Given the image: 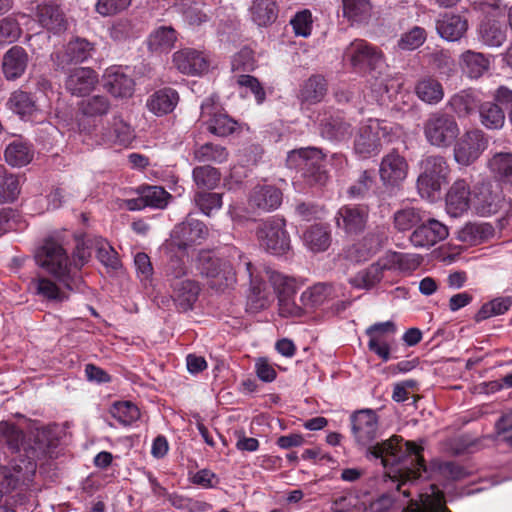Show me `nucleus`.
I'll use <instances>...</instances> for the list:
<instances>
[{
	"label": "nucleus",
	"instance_id": "63",
	"mask_svg": "<svg viewBox=\"0 0 512 512\" xmlns=\"http://www.w3.org/2000/svg\"><path fill=\"white\" fill-rule=\"evenodd\" d=\"M175 251L171 252L169 250L171 255L165 267V275L170 284L175 281H182L181 278L187 274V267L183 259L185 251L180 252V255L174 254Z\"/></svg>",
	"mask_w": 512,
	"mask_h": 512
},
{
	"label": "nucleus",
	"instance_id": "59",
	"mask_svg": "<svg viewBox=\"0 0 512 512\" xmlns=\"http://www.w3.org/2000/svg\"><path fill=\"white\" fill-rule=\"evenodd\" d=\"M110 412L120 424L125 426L132 424L140 417L138 407L129 401L114 403Z\"/></svg>",
	"mask_w": 512,
	"mask_h": 512
},
{
	"label": "nucleus",
	"instance_id": "18",
	"mask_svg": "<svg viewBox=\"0 0 512 512\" xmlns=\"http://www.w3.org/2000/svg\"><path fill=\"white\" fill-rule=\"evenodd\" d=\"M503 196L501 191L492 185L483 183L476 187L472 206L475 212L480 216H491L496 214L503 206Z\"/></svg>",
	"mask_w": 512,
	"mask_h": 512
},
{
	"label": "nucleus",
	"instance_id": "56",
	"mask_svg": "<svg viewBox=\"0 0 512 512\" xmlns=\"http://www.w3.org/2000/svg\"><path fill=\"white\" fill-rule=\"evenodd\" d=\"M323 136L332 140H345L352 134L351 125L341 117L331 118L322 124Z\"/></svg>",
	"mask_w": 512,
	"mask_h": 512
},
{
	"label": "nucleus",
	"instance_id": "11",
	"mask_svg": "<svg viewBox=\"0 0 512 512\" xmlns=\"http://www.w3.org/2000/svg\"><path fill=\"white\" fill-rule=\"evenodd\" d=\"M269 281L278 297L279 313L284 317L301 315V308L295 303L296 282L293 278L277 271L268 270Z\"/></svg>",
	"mask_w": 512,
	"mask_h": 512
},
{
	"label": "nucleus",
	"instance_id": "15",
	"mask_svg": "<svg viewBox=\"0 0 512 512\" xmlns=\"http://www.w3.org/2000/svg\"><path fill=\"white\" fill-rule=\"evenodd\" d=\"M35 16L41 27L54 34L67 29V20L57 0H39Z\"/></svg>",
	"mask_w": 512,
	"mask_h": 512
},
{
	"label": "nucleus",
	"instance_id": "13",
	"mask_svg": "<svg viewBox=\"0 0 512 512\" xmlns=\"http://www.w3.org/2000/svg\"><path fill=\"white\" fill-rule=\"evenodd\" d=\"M207 234L208 229L204 223L198 220L187 219L174 227L170 240L167 243V248L171 252L178 250L183 253L188 247L205 239Z\"/></svg>",
	"mask_w": 512,
	"mask_h": 512
},
{
	"label": "nucleus",
	"instance_id": "2",
	"mask_svg": "<svg viewBox=\"0 0 512 512\" xmlns=\"http://www.w3.org/2000/svg\"><path fill=\"white\" fill-rule=\"evenodd\" d=\"M230 257L233 261L236 259V267L231 262L215 257L208 251H202L198 257L197 269L200 274L214 280V284L219 287H228L236 282L237 268H244L250 279V293L248 295V305L252 310L259 311L267 308L274 297L264 282L254 276L252 263L237 249H233Z\"/></svg>",
	"mask_w": 512,
	"mask_h": 512
},
{
	"label": "nucleus",
	"instance_id": "8",
	"mask_svg": "<svg viewBox=\"0 0 512 512\" xmlns=\"http://www.w3.org/2000/svg\"><path fill=\"white\" fill-rule=\"evenodd\" d=\"M449 166L444 157L431 155L422 161V173L417 180V188L422 198L432 199L447 181Z\"/></svg>",
	"mask_w": 512,
	"mask_h": 512
},
{
	"label": "nucleus",
	"instance_id": "9",
	"mask_svg": "<svg viewBox=\"0 0 512 512\" xmlns=\"http://www.w3.org/2000/svg\"><path fill=\"white\" fill-rule=\"evenodd\" d=\"M260 246L274 255H283L290 250V236L283 218L270 217L261 222L256 230Z\"/></svg>",
	"mask_w": 512,
	"mask_h": 512
},
{
	"label": "nucleus",
	"instance_id": "46",
	"mask_svg": "<svg viewBox=\"0 0 512 512\" xmlns=\"http://www.w3.org/2000/svg\"><path fill=\"white\" fill-rule=\"evenodd\" d=\"M89 243L91 248L96 249V257L104 266L113 270L121 266L117 252L105 239L94 237L89 240Z\"/></svg>",
	"mask_w": 512,
	"mask_h": 512
},
{
	"label": "nucleus",
	"instance_id": "32",
	"mask_svg": "<svg viewBox=\"0 0 512 512\" xmlns=\"http://www.w3.org/2000/svg\"><path fill=\"white\" fill-rule=\"evenodd\" d=\"M178 101L179 95L176 90L163 88L149 96L146 106L154 115L163 116L171 113L177 106Z\"/></svg>",
	"mask_w": 512,
	"mask_h": 512
},
{
	"label": "nucleus",
	"instance_id": "3",
	"mask_svg": "<svg viewBox=\"0 0 512 512\" xmlns=\"http://www.w3.org/2000/svg\"><path fill=\"white\" fill-rule=\"evenodd\" d=\"M37 264L63 283L71 291L81 290V280L72 275L71 262L64 247L54 239H47L35 254Z\"/></svg>",
	"mask_w": 512,
	"mask_h": 512
},
{
	"label": "nucleus",
	"instance_id": "6",
	"mask_svg": "<svg viewBox=\"0 0 512 512\" xmlns=\"http://www.w3.org/2000/svg\"><path fill=\"white\" fill-rule=\"evenodd\" d=\"M324 156L314 147L292 150L287 155V165L300 170L310 184L323 185L327 181V174L322 170Z\"/></svg>",
	"mask_w": 512,
	"mask_h": 512
},
{
	"label": "nucleus",
	"instance_id": "23",
	"mask_svg": "<svg viewBox=\"0 0 512 512\" xmlns=\"http://www.w3.org/2000/svg\"><path fill=\"white\" fill-rule=\"evenodd\" d=\"M470 187L465 180H456L449 188L445 205L446 211L451 217H460L468 211L472 203Z\"/></svg>",
	"mask_w": 512,
	"mask_h": 512
},
{
	"label": "nucleus",
	"instance_id": "20",
	"mask_svg": "<svg viewBox=\"0 0 512 512\" xmlns=\"http://www.w3.org/2000/svg\"><path fill=\"white\" fill-rule=\"evenodd\" d=\"M368 216L367 206L345 205L336 214V225L347 234H357L365 228Z\"/></svg>",
	"mask_w": 512,
	"mask_h": 512
},
{
	"label": "nucleus",
	"instance_id": "25",
	"mask_svg": "<svg viewBox=\"0 0 512 512\" xmlns=\"http://www.w3.org/2000/svg\"><path fill=\"white\" fill-rule=\"evenodd\" d=\"M384 240L385 235L383 232H369L347 249L346 256L351 261H365L382 247Z\"/></svg>",
	"mask_w": 512,
	"mask_h": 512
},
{
	"label": "nucleus",
	"instance_id": "53",
	"mask_svg": "<svg viewBox=\"0 0 512 512\" xmlns=\"http://www.w3.org/2000/svg\"><path fill=\"white\" fill-rule=\"evenodd\" d=\"M343 15L352 22H362L371 15L369 0H342Z\"/></svg>",
	"mask_w": 512,
	"mask_h": 512
},
{
	"label": "nucleus",
	"instance_id": "50",
	"mask_svg": "<svg viewBox=\"0 0 512 512\" xmlns=\"http://www.w3.org/2000/svg\"><path fill=\"white\" fill-rule=\"evenodd\" d=\"M110 101L102 95L89 97L79 104L80 113L87 118H98L106 115L110 110Z\"/></svg>",
	"mask_w": 512,
	"mask_h": 512
},
{
	"label": "nucleus",
	"instance_id": "52",
	"mask_svg": "<svg viewBox=\"0 0 512 512\" xmlns=\"http://www.w3.org/2000/svg\"><path fill=\"white\" fill-rule=\"evenodd\" d=\"M193 180L199 189L212 190L216 188L221 179V173L218 169L205 165L193 169Z\"/></svg>",
	"mask_w": 512,
	"mask_h": 512
},
{
	"label": "nucleus",
	"instance_id": "40",
	"mask_svg": "<svg viewBox=\"0 0 512 512\" xmlns=\"http://www.w3.org/2000/svg\"><path fill=\"white\" fill-rule=\"evenodd\" d=\"M414 90L420 100L431 105L438 104L444 97L442 84L430 76L421 78L416 83Z\"/></svg>",
	"mask_w": 512,
	"mask_h": 512
},
{
	"label": "nucleus",
	"instance_id": "30",
	"mask_svg": "<svg viewBox=\"0 0 512 512\" xmlns=\"http://www.w3.org/2000/svg\"><path fill=\"white\" fill-rule=\"evenodd\" d=\"M249 203L263 211L277 209L282 203L281 191L272 185H257L253 188Z\"/></svg>",
	"mask_w": 512,
	"mask_h": 512
},
{
	"label": "nucleus",
	"instance_id": "33",
	"mask_svg": "<svg viewBox=\"0 0 512 512\" xmlns=\"http://www.w3.org/2000/svg\"><path fill=\"white\" fill-rule=\"evenodd\" d=\"M279 6L275 0H253L249 7L252 22L258 27H268L278 18Z\"/></svg>",
	"mask_w": 512,
	"mask_h": 512
},
{
	"label": "nucleus",
	"instance_id": "5",
	"mask_svg": "<svg viewBox=\"0 0 512 512\" xmlns=\"http://www.w3.org/2000/svg\"><path fill=\"white\" fill-rule=\"evenodd\" d=\"M79 129L84 134L85 141H91L92 144L97 146L126 145L133 139V131L130 125L116 116L94 128L80 122Z\"/></svg>",
	"mask_w": 512,
	"mask_h": 512
},
{
	"label": "nucleus",
	"instance_id": "29",
	"mask_svg": "<svg viewBox=\"0 0 512 512\" xmlns=\"http://www.w3.org/2000/svg\"><path fill=\"white\" fill-rule=\"evenodd\" d=\"M459 67L463 74L471 79H478L490 68L489 58L474 50H466L459 56Z\"/></svg>",
	"mask_w": 512,
	"mask_h": 512
},
{
	"label": "nucleus",
	"instance_id": "27",
	"mask_svg": "<svg viewBox=\"0 0 512 512\" xmlns=\"http://www.w3.org/2000/svg\"><path fill=\"white\" fill-rule=\"evenodd\" d=\"M436 30L442 39L456 42L466 34L468 21L459 14L445 13L436 21Z\"/></svg>",
	"mask_w": 512,
	"mask_h": 512
},
{
	"label": "nucleus",
	"instance_id": "64",
	"mask_svg": "<svg viewBox=\"0 0 512 512\" xmlns=\"http://www.w3.org/2000/svg\"><path fill=\"white\" fill-rule=\"evenodd\" d=\"M194 201L203 214L210 216L214 210L221 208L222 195L219 193L197 192Z\"/></svg>",
	"mask_w": 512,
	"mask_h": 512
},
{
	"label": "nucleus",
	"instance_id": "26",
	"mask_svg": "<svg viewBox=\"0 0 512 512\" xmlns=\"http://www.w3.org/2000/svg\"><path fill=\"white\" fill-rule=\"evenodd\" d=\"M213 104L210 99H207L201 105V117L204 119L209 116L207 120V129L210 133L225 137L234 133L238 127V123L224 113H213Z\"/></svg>",
	"mask_w": 512,
	"mask_h": 512
},
{
	"label": "nucleus",
	"instance_id": "61",
	"mask_svg": "<svg viewBox=\"0 0 512 512\" xmlns=\"http://www.w3.org/2000/svg\"><path fill=\"white\" fill-rule=\"evenodd\" d=\"M141 192L147 207L163 209L171 198V195L160 186L143 187Z\"/></svg>",
	"mask_w": 512,
	"mask_h": 512
},
{
	"label": "nucleus",
	"instance_id": "16",
	"mask_svg": "<svg viewBox=\"0 0 512 512\" xmlns=\"http://www.w3.org/2000/svg\"><path fill=\"white\" fill-rule=\"evenodd\" d=\"M396 333V325L392 321L379 322L369 326L366 334L369 337L368 348L383 361L390 359L389 337Z\"/></svg>",
	"mask_w": 512,
	"mask_h": 512
},
{
	"label": "nucleus",
	"instance_id": "38",
	"mask_svg": "<svg viewBox=\"0 0 512 512\" xmlns=\"http://www.w3.org/2000/svg\"><path fill=\"white\" fill-rule=\"evenodd\" d=\"M177 41V32L171 26H160L154 29L148 39V48L152 52L167 53Z\"/></svg>",
	"mask_w": 512,
	"mask_h": 512
},
{
	"label": "nucleus",
	"instance_id": "60",
	"mask_svg": "<svg viewBox=\"0 0 512 512\" xmlns=\"http://www.w3.org/2000/svg\"><path fill=\"white\" fill-rule=\"evenodd\" d=\"M20 194V179L17 175H0V203L13 202Z\"/></svg>",
	"mask_w": 512,
	"mask_h": 512
},
{
	"label": "nucleus",
	"instance_id": "57",
	"mask_svg": "<svg viewBox=\"0 0 512 512\" xmlns=\"http://www.w3.org/2000/svg\"><path fill=\"white\" fill-rule=\"evenodd\" d=\"M313 23V15L309 9L297 11L289 21L294 35L302 38H308L311 36Z\"/></svg>",
	"mask_w": 512,
	"mask_h": 512
},
{
	"label": "nucleus",
	"instance_id": "7",
	"mask_svg": "<svg viewBox=\"0 0 512 512\" xmlns=\"http://www.w3.org/2000/svg\"><path fill=\"white\" fill-rule=\"evenodd\" d=\"M426 140L435 147L447 148L460 134L459 125L453 115L435 112L424 123Z\"/></svg>",
	"mask_w": 512,
	"mask_h": 512
},
{
	"label": "nucleus",
	"instance_id": "21",
	"mask_svg": "<svg viewBox=\"0 0 512 512\" xmlns=\"http://www.w3.org/2000/svg\"><path fill=\"white\" fill-rule=\"evenodd\" d=\"M98 83V74L89 67L71 69L65 80V88L74 96H85L91 93Z\"/></svg>",
	"mask_w": 512,
	"mask_h": 512
},
{
	"label": "nucleus",
	"instance_id": "34",
	"mask_svg": "<svg viewBox=\"0 0 512 512\" xmlns=\"http://www.w3.org/2000/svg\"><path fill=\"white\" fill-rule=\"evenodd\" d=\"M494 235V229L489 223L469 222L458 232L457 239L469 246L484 243Z\"/></svg>",
	"mask_w": 512,
	"mask_h": 512
},
{
	"label": "nucleus",
	"instance_id": "10",
	"mask_svg": "<svg viewBox=\"0 0 512 512\" xmlns=\"http://www.w3.org/2000/svg\"><path fill=\"white\" fill-rule=\"evenodd\" d=\"M488 147V138L480 129H470L463 133L454 145V159L463 166L475 162Z\"/></svg>",
	"mask_w": 512,
	"mask_h": 512
},
{
	"label": "nucleus",
	"instance_id": "55",
	"mask_svg": "<svg viewBox=\"0 0 512 512\" xmlns=\"http://www.w3.org/2000/svg\"><path fill=\"white\" fill-rule=\"evenodd\" d=\"M512 306V297H497L485 303L475 316L477 322L488 319L493 316L502 315Z\"/></svg>",
	"mask_w": 512,
	"mask_h": 512
},
{
	"label": "nucleus",
	"instance_id": "43",
	"mask_svg": "<svg viewBox=\"0 0 512 512\" xmlns=\"http://www.w3.org/2000/svg\"><path fill=\"white\" fill-rule=\"evenodd\" d=\"M403 512H450L444 503L443 495L440 491L432 488L430 494H421L419 502H413Z\"/></svg>",
	"mask_w": 512,
	"mask_h": 512
},
{
	"label": "nucleus",
	"instance_id": "35",
	"mask_svg": "<svg viewBox=\"0 0 512 512\" xmlns=\"http://www.w3.org/2000/svg\"><path fill=\"white\" fill-rule=\"evenodd\" d=\"M4 157L10 166L23 167L32 161L34 149L32 144L19 137L6 147Z\"/></svg>",
	"mask_w": 512,
	"mask_h": 512
},
{
	"label": "nucleus",
	"instance_id": "4",
	"mask_svg": "<svg viewBox=\"0 0 512 512\" xmlns=\"http://www.w3.org/2000/svg\"><path fill=\"white\" fill-rule=\"evenodd\" d=\"M393 125L378 119H368L362 124L354 139V151L362 158L377 154L384 143L391 141Z\"/></svg>",
	"mask_w": 512,
	"mask_h": 512
},
{
	"label": "nucleus",
	"instance_id": "17",
	"mask_svg": "<svg viewBox=\"0 0 512 512\" xmlns=\"http://www.w3.org/2000/svg\"><path fill=\"white\" fill-rule=\"evenodd\" d=\"M408 163L398 152L392 151L385 155L380 163V179L386 186H398L407 177Z\"/></svg>",
	"mask_w": 512,
	"mask_h": 512
},
{
	"label": "nucleus",
	"instance_id": "24",
	"mask_svg": "<svg viewBox=\"0 0 512 512\" xmlns=\"http://www.w3.org/2000/svg\"><path fill=\"white\" fill-rule=\"evenodd\" d=\"M105 89L114 97L126 98L134 92V81L120 66H111L103 75Z\"/></svg>",
	"mask_w": 512,
	"mask_h": 512
},
{
	"label": "nucleus",
	"instance_id": "54",
	"mask_svg": "<svg viewBox=\"0 0 512 512\" xmlns=\"http://www.w3.org/2000/svg\"><path fill=\"white\" fill-rule=\"evenodd\" d=\"M481 123L487 129H500L505 123L503 110L495 103H484L479 110Z\"/></svg>",
	"mask_w": 512,
	"mask_h": 512
},
{
	"label": "nucleus",
	"instance_id": "49",
	"mask_svg": "<svg viewBox=\"0 0 512 512\" xmlns=\"http://www.w3.org/2000/svg\"><path fill=\"white\" fill-rule=\"evenodd\" d=\"M333 297V287L328 284L319 283L301 294V302L306 307H317Z\"/></svg>",
	"mask_w": 512,
	"mask_h": 512
},
{
	"label": "nucleus",
	"instance_id": "1",
	"mask_svg": "<svg viewBox=\"0 0 512 512\" xmlns=\"http://www.w3.org/2000/svg\"><path fill=\"white\" fill-rule=\"evenodd\" d=\"M352 434L356 444L366 449L367 457L380 459L390 478L399 479L402 484L414 481L425 470L422 448L414 442L398 436L373 445L377 438L379 421L370 409L360 410L351 416Z\"/></svg>",
	"mask_w": 512,
	"mask_h": 512
},
{
	"label": "nucleus",
	"instance_id": "62",
	"mask_svg": "<svg viewBox=\"0 0 512 512\" xmlns=\"http://www.w3.org/2000/svg\"><path fill=\"white\" fill-rule=\"evenodd\" d=\"M427 39V33L424 28L414 26L409 31L403 33L398 41V46L402 50L412 51L424 44Z\"/></svg>",
	"mask_w": 512,
	"mask_h": 512
},
{
	"label": "nucleus",
	"instance_id": "12",
	"mask_svg": "<svg viewBox=\"0 0 512 512\" xmlns=\"http://www.w3.org/2000/svg\"><path fill=\"white\" fill-rule=\"evenodd\" d=\"M344 59L353 68L364 71L380 67L384 62V55L381 50L367 41L356 39L346 47Z\"/></svg>",
	"mask_w": 512,
	"mask_h": 512
},
{
	"label": "nucleus",
	"instance_id": "47",
	"mask_svg": "<svg viewBox=\"0 0 512 512\" xmlns=\"http://www.w3.org/2000/svg\"><path fill=\"white\" fill-rule=\"evenodd\" d=\"M423 220L422 211L415 207H405L397 210L393 215L394 228L399 232L411 230Z\"/></svg>",
	"mask_w": 512,
	"mask_h": 512
},
{
	"label": "nucleus",
	"instance_id": "42",
	"mask_svg": "<svg viewBox=\"0 0 512 512\" xmlns=\"http://www.w3.org/2000/svg\"><path fill=\"white\" fill-rule=\"evenodd\" d=\"M488 168L496 179L512 185V153H495L488 160Z\"/></svg>",
	"mask_w": 512,
	"mask_h": 512
},
{
	"label": "nucleus",
	"instance_id": "14",
	"mask_svg": "<svg viewBox=\"0 0 512 512\" xmlns=\"http://www.w3.org/2000/svg\"><path fill=\"white\" fill-rule=\"evenodd\" d=\"M173 66L187 76H200L209 70L208 55L194 48H182L172 55Z\"/></svg>",
	"mask_w": 512,
	"mask_h": 512
},
{
	"label": "nucleus",
	"instance_id": "37",
	"mask_svg": "<svg viewBox=\"0 0 512 512\" xmlns=\"http://www.w3.org/2000/svg\"><path fill=\"white\" fill-rule=\"evenodd\" d=\"M480 40L488 47H500L506 39V28L498 19H483L479 25Z\"/></svg>",
	"mask_w": 512,
	"mask_h": 512
},
{
	"label": "nucleus",
	"instance_id": "44",
	"mask_svg": "<svg viewBox=\"0 0 512 512\" xmlns=\"http://www.w3.org/2000/svg\"><path fill=\"white\" fill-rule=\"evenodd\" d=\"M303 240L311 251L321 252L330 246L331 235L326 225H313L305 231Z\"/></svg>",
	"mask_w": 512,
	"mask_h": 512
},
{
	"label": "nucleus",
	"instance_id": "48",
	"mask_svg": "<svg viewBox=\"0 0 512 512\" xmlns=\"http://www.w3.org/2000/svg\"><path fill=\"white\" fill-rule=\"evenodd\" d=\"M10 108L24 119H31L38 108L31 95L24 91H15L9 99Z\"/></svg>",
	"mask_w": 512,
	"mask_h": 512
},
{
	"label": "nucleus",
	"instance_id": "58",
	"mask_svg": "<svg viewBox=\"0 0 512 512\" xmlns=\"http://www.w3.org/2000/svg\"><path fill=\"white\" fill-rule=\"evenodd\" d=\"M326 81L322 76H312L304 84L301 90L303 100L311 103L319 102L326 94Z\"/></svg>",
	"mask_w": 512,
	"mask_h": 512
},
{
	"label": "nucleus",
	"instance_id": "45",
	"mask_svg": "<svg viewBox=\"0 0 512 512\" xmlns=\"http://www.w3.org/2000/svg\"><path fill=\"white\" fill-rule=\"evenodd\" d=\"M479 99L472 90H463L453 95L448 105L458 117H467L478 107Z\"/></svg>",
	"mask_w": 512,
	"mask_h": 512
},
{
	"label": "nucleus",
	"instance_id": "51",
	"mask_svg": "<svg viewBox=\"0 0 512 512\" xmlns=\"http://www.w3.org/2000/svg\"><path fill=\"white\" fill-rule=\"evenodd\" d=\"M228 157L229 152L226 147L214 143H205L194 151V158L198 162L221 164L227 161Z\"/></svg>",
	"mask_w": 512,
	"mask_h": 512
},
{
	"label": "nucleus",
	"instance_id": "19",
	"mask_svg": "<svg viewBox=\"0 0 512 512\" xmlns=\"http://www.w3.org/2000/svg\"><path fill=\"white\" fill-rule=\"evenodd\" d=\"M448 228L436 219H429L418 225L410 235V242L416 248H430L448 236Z\"/></svg>",
	"mask_w": 512,
	"mask_h": 512
},
{
	"label": "nucleus",
	"instance_id": "39",
	"mask_svg": "<svg viewBox=\"0 0 512 512\" xmlns=\"http://www.w3.org/2000/svg\"><path fill=\"white\" fill-rule=\"evenodd\" d=\"M382 257L377 262L371 264L369 267L359 271L355 276L349 279V283L357 289L369 290L381 281L384 277V272L387 271L383 267Z\"/></svg>",
	"mask_w": 512,
	"mask_h": 512
},
{
	"label": "nucleus",
	"instance_id": "36",
	"mask_svg": "<svg viewBox=\"0 0 512 512\" xmlns=\"http://www.w3.org/2000/svg\"><path fill=\"white\" fill-rule=\"evenodd\" d=\"M422 257L418 254L388 252L382 256L383 267L387 271L398 270L410 273L415 271L421 264Z\"/></svg>",
	"mask_w": 512,
	"mask_h": 512
},
{
	"label": "nucleus",
	"instance_id": "22",
	"mask_svg": "<svg viewBox=\"0 0 512 512\" xmlns=\"http://www.w3.org/2000/svg\"><path fill=\"white\" fill-rule=\"evenodd\" d=\"M94 46L86 39L76 38L53 55L56 65L64 69L71 63L84 62L92 56Z\"/></svg>",
	"mask_w": 512,
	"mask_h": 512
},
{
	"label": "nucleus",
	"instance_id": "41",
	"mask_svg": "<svg viewBox=\"0 0 512 512\" xmlns=\"http://www.w3.org/2000/svg\"><path fill=\"white\" fill-rule=\"evenodd\" d=\"M36 292L39 296L51 302H64L70 297L71 290L61 288L54 280L47 277H38L33 281Z\"/></svg>",
	"mask_w": 512,
	"mask_h": 512
},
{
	"label": "nucleus",
	"instance_id": "31",
	"mask_svg": "<svg viewBox=\"0 0 512 512\" xmlns=\"http://www.w3.org/2000/svg\"><path fill=\"white\" fill-rule=\"evenodd\" d=\"M171 288L174 302L183 311L192 308L200 292L199 284L191 279L172 282Z\"/></svg>",
	"mask_w": 512,
	"mask_h": 512
},
{
	"label": "nucleus",
	"instance_id": "28",
	"mask_svg": "<svg viewBox=\"0 0 512 512\" xmlns=\"http://www.w3.org/2000/svg\"><path fill=\"white\" fill-rule=\"evenodd\" d=\"M29 56L21 46L11 47L3 56L2 69L7 80L20 78L27 68Z\"/></svg>",
	"mask_w": 512,
	"mask_h": 512
}]
</instances>
